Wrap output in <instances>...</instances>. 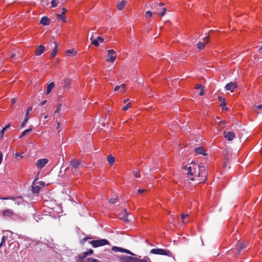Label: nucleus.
Listing matches in <instances>:
<instances>
[{"label": "nucleus", "instance_id": "1", "mask_svg": "<svg viewBox=\"0 0 262 262\" xmlns=\"http://www.w3.org/2000/svg\"><path fill=\"white\" fill-rule=\"evenodd\" d=\"M186 168L187 169L188 176H190L189 179L194 182V185L204 183L206 180L207 173L204 165H197L195 163L191 162L190 165Z\"/></svg>", "mask_w": 262, "mask_h": 262}, {"label": "nucleus", "instance_id": "2", "mask_svg": "<svg viewBox=\"0 0 262 262\" xmlns=\"http://www.w3.org/2000/svg\"><path fill=\"white\" fill-rule=\"evenodd\" d=\"M82 166L81 162L77 159H72L69 164V166L65 169V172L67 175H71L72 173L73 174L78 173L79 168Z\"/></svg>", "mask_w": 262, "mask_h": 262}, {"label": "nucleus", "instance_id": "3", "mask_svg": "<svg viewBox=\"0 0 262 262\" xmlns=\"http://www.w3.org/2000/svg\"><path fill=\"white\" fill-rule=\"evenodd\" d=\"M150 253L154 254L163 255L172 257L174 261L176 260L174 256L168 250L160 248L152 249L150 250Z\"/></svg>", "mask_w": 262, "mask_h": 262}, {"label": "nucleus", "instance_id": "4", "mask_svg": "<svg viewBox=\"0 0 262 262\" xmlns=\"http://www.w3.org/2000/svg\"><path fill=\"white\" fill-rule=\"evenodd\" d=\"M93 247L96 248L98 247L104 246L108 244V241L105 239H101L97 240H93L89 242Z\"/></svg>", "mask_w": 262, "mask_h": 262}, {"label": "nucleus", "instance_id": "5", "mask_svg": "<svg viewBox=\"0 0 262 262\" xmlns=\"http://www.w3.org/2000/svg\"><path fill=\"white\" fill-rule=\"evenodd\" d=\"M107 52L108 54L106 60L111 62H114L116 59V57L114 56V55L115 54V52L113 50L111 49L108 50Z\"/></svg>", "mask_w": 262, "mask_h": 262}, {"label": "nucleus", "instance_id": "6", "mask_svg": "<svg viewBox=\"0 0 262 262\" xmlns=\"http://www.w3.org/2000/svg\"><path fill=\"white\" fill-rule=\"evenodd\" d=\"M49 162L48 159L46 158L41 159L37 160L36 162V166L38 168H42Z\"/></svg>", "mask_w": 262, "mask_h": 262}, {"label": "nucleus", "instance_id": "7", "mask_svg": "<svg viewBox=\"0 0 262 262\" xmlns=\"http://www.w3.org/2000/svg\"><path fill=\"white\" fill-rule=\"evenodd\" d=\"M223 134L224 137L227 139L228 141H232L235 138V134L230 131L226 132L224 131Z\"/></svg>", "mask_w": 262, "mask_h": 262}, {"label": "nucleus", "instance_id": "8", "mask_svg": "<svg viewBox=\"0 0 262 262\" xmlns=\"http://www.w3.org/2000/svg\"><path fill=\"white\" fill-rule=\"evenodd\" d=\"M246 245L243 242L238 241L236 244V248L238 253H239L242 249L246 248Z\"/></svg>", "mask_w": 262, "mask_h": 262}, {"label": "nucleus", "instance_id": "9", "mask_svg": "<svg viewBox=\"0 0 262 262\" xmlns=\"http://www.w3.org/2000/svg\"><path fill=\"white\" fill-rule=\"evenodd\" d=\"M237 86L236 84L234 82H230L226 84L225 89L227 91H230L231 92H233L235 88Z\"/></svg>", "mask_w": 262, "mask_h": 262}, {"label": "nucleus", "instance_id": "10", "mask_svg": "<svg viewBox=\"0 0 262 262\" xmlns=\"http://www.w3.org/2000/svg\"><path fill=\"white\" fill-rule=\"evenodd\" d=\"M164 6V4L163 3H156V4H152L150 3L149 4V6L151 9H155L157 10H160V7H162Z\"/></svg>", "mask_w": 262, "mask_h": 262}, {"label": "nucleus", "instance_id": "11", "mask_svg": "<svg viewBox=\"0 0 262 262\" xmlns=\"http://www.w3.org/2000/svg\"><path fill=\"white\" fill-rule=\"evenodd\" d=\"M3 214L5 216L11 217L12 216L14 215V213L13 212L12 210L8 209L5 210L3 212Z\"/></svg>", "mask_w": 262, "mask_h": 262}, {"label": "nucleus", "instance_id": "12", "mask_svg": "<svg viewBox=\"0 0 262 262\" xmlns=\"http://www.w3.org/2000/svg\"><path fill=\"white\" fill-rule=\"evenodd\" d=\"M71 80L70 79L67 78L63 81V86L64 89L68 90L70 86Z\"/></svg>", "mask_w": 262, "mask_h": 262}, {"label": "nucleus", "instance_id": "13", "mask_svg": "<svg viewBox=\"0 0 262 262\" xmlns=\"http://www.w3.org/2000/svg\"><path fill=\"white\" fill-rule=\"evenodd\" d=\"M50 23V20L47 16L42 17L40 21V23L43 26L49 25Z\"/></svg>", "mask_w": 262, "mask_h": 262}, {"label": "nucleus", "instance_id": "14", "mask_svg": "<svg viewBox=\"0 0 262 262\" xmlns=\"http://www.w3.org/2000/svg\"><path fill=\"white\" fill-rule=\"evenodd\" d=\"M194 151L198 154L206 156L207 154L205 153L204 149L202 147H198L194 148Z\"/></svg>", "mask_w": 262, "mask_h": 262}, {"label": "nucleus", "instance_id": "15", "mask_svg": "<svg viewBox=\"0 0 262 262\" xmlns=\"http://www.w3.org/2000/svg\"><path fill=\"white\" fill-rule=\"evenodd\" d=\"M45 50V47L42 45H39L38 48L36 50L35 54L37 56L41 55Z\"/></svg>", "mask_w": 262, "mask_h": 262}, {"label": "nucleus", "instance_id": "16", "mask_svg": "<svg viewBox=\"0 0 262 262\" xmlns=\"http://www.w3.org/2000/svg\"><path fill=\"white\" fill-rule=\"evenodd\" d=\"M127 212L126 210H124L122 212H121L120 214V217L121 220L125 222H128V220L127 218Z\"/></svg>", "mask_w": 262, "mask_h": 262}, {"label": "nucleus", "instance_id": "17", "mask_svg": "<svg viewBox=\"0 0 262 262\" xmlns=\"http://www.w3.org/2000/svg\"><path fill=\"white\" fill-rule=\"evenodd\" d=\"M55 84L53 82H51L49 83L47 86L46 94H49L52 91L53 88L54 87Z\"/></svg>", "mask_w": 262, "mask_h": 262}, {"label": "nucleus", "instance_id": "18", "mask_svg": "<svg viewBox=\"0 0 262 262\" xmlns=\"http://www.w3.org/2000/svg\"><path fill=\"white\" fill-rule=\"evenodd\" d=\"M55 43V48L53 49V50L52 51V53H51V55H50V57L51 58H53L55 57L56 54H57V43L56 42H54Z\"/></svg>", "mask_w": 262, "mask_h": 262}, {"label": "nucleus", "instance_id": "19", "mask_svg": "<svg viewBox=\"0 0 262 262\" xmlns=\"http://www.w3.org/2000/svg\"><path fill=\"white\" fill-rule=\"evenodd\" d=\"M136 258L130 256H126L124 258V262H135Z\"/></svg>", "mask_w": 262, "mask_h": 262}, {"label": "nucleus", "instance_id": "20", "mask_svg": "<svg viewBox=\"0 0 262 262\" xmlns=\"http://www.w3.org/2000/svg\"><path fill=\"white\" fill-rule=\"evenodd\" d=\"M31 187L33 193H38L39 192V190L40 189V187L39 186L35 185L33 183Z\"/></svg>", "mask_w": 262, "mask_h": 262}, {"label": "nucleus", "instance_id": "21", "mask_svg": "<svg viewBox=\"0 0 262 262\" xmlns=\"http://www.w3.org/2000/svg\"><path fill=\"white\" fill-rule=\"evenodd\" d=\"M123 248L118 247L114 246L112 248V250L115 252H123Z\"/></svg>", "mask_w": 262, "mask_h": 262}, {"label": "nucleus", "instance_id": "22", "mask_svg": "<svg viewBox=\"0 0 262 262\" xmlns=\"http://www.w3.org/2000/svg\"><path fill=\"white\" fill-rule=\"evenodd\" d=\"M126 2L125 1H122L121 2L119 3L117 5V7L118 10H121L124 7Z\"/></svg>", "mask_w": 262, "mask_h": 262}, {"label": "nucleus", "instance_id": "23", "mask_svg": "<svg viewBox=\"0 0 262 262\" xmlns=\"http://www.w3.org/2000/svg\"><path fill=\"white\" fill-rule=\"evenodd\" d=\"M115 157L109 155L107 158V160L111 165H113L115 162Z\"/></svg>", "mask_w": 262, "mask_h": 262}, {"label": "nucleus", "instance_id": "24", "mask_svg": "<svg viewBox=\"0 0 262 262\" xmlns=\"http://www.w3.org/2000/svg\"><path fill=\"white\" fill-rule=\"evenodd\" d=\"M11 126V124L10 123H9L7 125L5 126V127H4L2 130H1V138L2 139L3 138V136H4V134L5 133V132L6 131V130L9 127H10Z\"/></svg>", "mask_w": 262, "mask_h": 262}, {"label": "nucleus", "instance_id": "25", "mask_svg": "<svg viewBox=\"0 0 262 262\" xmlns=\"http://www.w3.org/2000/svg\"><path fill=\"white\" fill-rule=\"evenodd\" d=\"M121 88H122V90H123L122 91H124L125 88H126V85L125 84H122L120 85L116 86L114 88V91H117L118 90H120V89Z\"/></svg>", "mask_w": 262, "mask_h": 262}, {"label": "nucleus", "instance_id": "26", "mask_svg": "<svg viewBox=\"0 0 262 262\" xmlns=\"http://www.w3.org/2000/svg\"><path fill=\"white\" fill-rule=\"evenodd\" d=\"M197 48L199 50H202L204 48L205 45L204 42H199L197 43Z\"/></svg>", "mask_w": 262, "mask_h": 262}, {"label": "nucleus", "instance_id": "27", "mask_svg": "<svg viewBox=\"0 0 262 262\" xmlns=\"http://www.w3.org/2000/svg\"><path fill=\"white\" fill-rule=\"evenodd\" d=\"M31 131H32V128H29V129H27L25 130L22 133L21 135L19 137V138H21L23 137L26 136V135H27L28 134L30 133Z\"/></svg>", "mask_w": 262, "mask_h": 262}, {"label": "nucleus", "instance_id": "28", "mask_svg": "<svg viewBox=\"0 0 262 262\" xmlns=\"http://www.w3.org/2000/svg\"><path fill=\"white\" fill-rule=\"evenodd\" d=\"M72 54H73V55L76 54V52L74 51V50L73 49L68 50L66 51V54L67 56H70Z\"/></svg>", "mask_w": 262, "mask_h": 262}, {"label": "nucleus", "instance_id": "29", "mask_svg": "<svg viewBox=\"0 0 262 262\" xmlns=\"http://www.w3.org/2000/svg\"><path fill=\"white\" fill-rule=\"evenodd\" d=\"M93 38H94V36H93V35H92V36L91 37V40H92V43L96 47L98 46L99 42H98V40H97V39H93Z\"/></svg>", "mask_w": 262, "mask_h": 262}, {"label": "nucleus", "instance_id": "30", "mask_svg": "<svg viewBox=\"0 0 262 262\" xmlns=\"http://www.w3.org/2000/svg\"><path fill=\"white\" fill-rule=\"evenodd\" d=\"M93 253V250L92 249H89L88 251H86L82 254V255L85 257L87 255H90Z\"/></svg>", "mask_w": 262, "mask_h": 262}, {"label": "nucleus", "instance_id": "31", "mask_svg": "<svg viewBox=\"0 0 262 262\" xmlns=\"http://www.w3.org/2000/svg\"><path fill=\"white\" fill-rule=\"evenodd\" d=\"M133 174L134 176L136 178L140 177V171L138 169L134 170Z\"/></svg>", "mask_w": 262, "mask_h": 262}, {"label": "nucleus", "instance_id": "32", "mask_svg": "<svg viewBox=\"0 0 262 262\" xmlns=\"http://www.w3.org/2000/svg\"><path fill=\"white\" fill-rule=\"evenodd\" d=\"M188 216H189V215L188 214H182L181 217L182 219V223L184 224H185L186 223V222L185 220V217H188ZM187 222H188V221H187Z\"/></svg>", "mask_w": 262, "mask_h": 262}, {"label": "nucleus", "instance_id": "33", "mask_svg": "<svg viewBox=\"0 0 262 262\" xmlns=\"http://www.w3.org/2000/svg\"><path fill=\"white\" fill-rule=\"evenodd\" d=\"M62 15H63L61 14H56V17L57 19H61L62 21L64 22V21H66V17H62Z\"/></svg>", "mask_w": 262, "mask_h": 262}, {"label": "nucleus", "instance_id": "34", "mask_svg": "<svg viewBox=\"0 0 262 262\" xmlns=\"http://www.w3.org/2000/svg\"><path fill=\"white\" fill-rule=\"evenodd\" d=\"M152 13L150 11H147L145 12V16L146 18H150L152 16Z\"/></svg>", "mask_w": 262, "mask_h": 262}, {"label": "nucleus", "instance_id": "35", "mask_svg": "<svg viewBox=\"0 0 262 262\" xmlns=\"http://www.w3.org/2000/svg\"><path fill=\"white\" fill-rule=\"evenodd\" d=\"M52 7H56L58 6V2L55 0H51Z\"/></svg>", "mask_w": 262, "mask_h": 262}, {"label": "nucleus", "instance_id": "36", "mask_svg": "<svg viewBox=\"0 0 262 262\" xmlns=\"http://www.w3.org/2000/svg\"><path fill=\"white\" fill-rule=\"evenodd\" d=\"M131 107V103H128L126 105H125L123 108V110L124 111H127L129 108Z\"/></svg>", "mask_w": 262, "mask_h": 262}, {"label": "nucleus", "instance_id": "37", "mask_svg": "<svg viewBox=\"0 0 262 262\" xmlns=\"http://www.w3.org/2000/svg\"><path fill=\"white\" fill-rule=\"evenodd\" d=\"M29 119V117H25L24 121L23 122V123L21 124V127H24L26 125V123Z\"/></svg>", "mask_w": 262, "mask_h": 262}, {"label": "nucleus", "instance_id": "38", "mask_svg": "<svg viewBox=\"0 0 262 262\" xmlns=\"http://www.w3.org/2000/svg\"><path fill=\"white\" fill-rule=\"evenodd\" d=\"M162 12L160 14V15L161 17L163 16L165 14V13L166 12V8L165 7H163L162 8Z\"/></svg>", "mask_w": 262, "mask_h": 262}, {"label": "nucleus", "instance_id": "39", "mask_svg": "<svg viewBox=\"0 0 262 262\" xmlns=\"http://www.w3.org/2000/svg\"><path fill=\"white\" fill-rule=\"evenodd\" d=\"M23 156H21V154L20 153H18V152H16L15 154V158H17V159H22L23 158Z\"/></svg>", "mask_w": 262, "mask_h": 262}, {"label": "nucleus", "instance_id": "40", "mask_svg": "<svg viewBox=\"0 0 262 262\" xmlns=\"http://www.w3.org/2000/svg\"><path fill=\"white\" fill-rule=\"evenodd\" d=\"M85 257H83L82 255H79L78 258L77 262H84L83 260Z\"/></svg>", "mask_w": 262, "mask_h": 262}, {"label": "nucleus", "instance_id": "41", "mask_svg": "<svg viewBox=\"0 0 262 262\" xmlns=\"http://www.w3.org/2000/svg\"><path fill=\"white\" fill-rule=\"evenodd\" d=\"M32 110V107L31 106H29L27 110V113H26L25 117H29V114L30 112Z\"/></svg>", "mask_w": 262, "mask_h": 262}, {"label": "nucleus", "instance_id": "42", "mask_svg": "<svg viewBox=\"0 0 262 262\" xmlns=\"http://www.w3.org/2000/svg\"><path fill=\"white\" fill-rule=\"evenodd\" d=\"M135 262H147L145 259H139L136 258Z\"/></svg>", "mask_w": 262, "mask_h": 262}, {"label": "nucleus", "instance_id": "43", "mask_svg": "<svg viewBox=\"0 0 262 262\" xmlns=\"http://www.w3.org/2000/svg\"><path fill=\"white\" fill-rule=\"evenodd\" d=\"M209 41L208 36H206L203 39V42L205 43V45L207 44Z\"/></svg>", "mask_w": 262, "mask_h": 262}, {"label": "nucleus", "instance_id": "44", "mask_svg": "<svg viewBox=\"0 0 262 262\" xmlns=\"http://www.w3.org/2000/svg\"><path fill=\"white\" fill-rule=\"evenodd\" d=\"M61 106V104H60V103L58 104V107H57L56 110L55 111V113H59L60 112Z\"/></svg>", "mask_w": 262, "mask_h": 262}, {"label": "nucleus", "instance_id": "45", "mask_svg": "<svg viewBox=\"0 0 262 262\" xmlns=\"http://www.w3.org/2000/svg\"><path fill=\"white\" fill-rule=\"evenodd\" d=\"M123 252L127 253V254H129L132 255H135L134 253L131 252L130 251H129V250H128L127 249H124Z\"/></svg>", "mask_w": 262, "mask_h": 262}, {"label": "nucleus", "instance_id": "46", "mask_svg": "<svg viewBox=\"0 0 262 262\" xmlns=\"http://www.w3.org/2000/svg\"><path fill=\"white\" fill-rule=\"evenodd\" d=\"M109 202L111 203H112V204H115L116 203V199L115 198H111L110 200H109Z\"/></svg>", "mask_w": 262, "mask_h": 262}, {"label": "nucleus", "instance_id": "47", "mask_svg": "<svg viewBox=\"0 0 262 262\" xmlns=\"http://www.w3.org/2000/svg\"><path fill=\"white\" fill-rule=\"evenodd\" d=\"M195 89H202V88H203V87H202V85L201 84H197L196 85H195Z\"/></svg>", "mask_w": 262, "mask_h": 262}, {"label": "nucleus", "instance_id": "48", "mask_svg": "<svg viewBox=\"0 0 262 262\" xmlns=\"http://www.w3.org/2000/svg\"><path fill=\"white\" fill-rule=\"evenodd\" d=\"M97 40H98V41H100L101 42H103L104 41V39L100 36L97 37Z\"/></svg>", "mask_w": 262, "mask_h": 262}, {"label": "nucleus", "instance_id": "49", "mask_svg": "<svg viewBox=\"0 0 262 262\" xmlns=\"http://www.w3.org/2000/svg\"><path fill=\"white\" fill-rule=\"evenodd\" d=\"M90 238H92L91 237H84L81 241V243H84V242H85L87 241L88 239H90Z\"/></svg>", "mask_w": 262, "mask_h": 262}, {"label": "nucleus", "instance_id": "50", "mask_svg": "<svg viewBox=\"0 0 262 262\" xmlns=\"http://www.w3.org/2000/svg\"><path fill=\"white\" fill-rule=\"evenodd\" d=\"M6 237L5 236H3L2 238L1 243L4 244L6 241Z\"/></svg>", "mask_w": 262, "mask_h": 262}, {"label": "nucleus", "instance_id": "51", "mask_svg": "<svg viewBox=\"0 0 262 262\" xmlns=\"http://www.w3.org/2000/svg\"><path fill=\"white\" fill-rule=\"evenodd\" d=\"M203 89H204V88H202V89L201 90V91H200V92L199 93V95H200V96H203V95H204V92Z\"/></svg>", "mask_w": 262, "mask_h": 262}, {"label": "nucleus", "instance_id": "52", "mask_svg": "<svg viewBox=\"0 0 262 262\" xmlns=\"http://www.w3.org/2000/svg\"><path fill=\"white\" fill-rule=\"evenodd\" d=\"M3 160V153L0 151V164H1Z\"/></svg>", "mask_w": 262, "mask_h": 262}, {"label": "nucleus", "instance_id": "53", "mask_svg": "<svg viewBox=\"0 0 262 262\" xmlns=\"http://www.w3.org/2000/svg\"><path fill=\"white\" fill-rule=\"evenodd\" d=\"M146 190L145 189H139L138 190V192L139 193H142V192H145Z\"/></svg>", "mask_w": 262, "mask_h": 262}, {"label": "nucleus", "instance_id": "54", "mask_svg": "<svg viewBox=\"0 0 262 262\" xmlns=\"http://www.w3.org/2000/svg\"><path fill=\"white\" fill-rule=\"evenodd\" d=\"M67 12V9L65 8H62V12H61V14L64 15L65 13Z\"/></svg>", "mask_w": 262, "mask_h": 262}, {"label": "nucleus", "instance_id": "55", "mask_svg": "<svg viewBox=\"0 0 262 262\" xmlns=\"http://www.w3.org/2000/svg\"><path fill=\"white\" fill-rule=\"evenodd\" d=\"M15 56V53H12V54H11L10 57L11 58H14Z\"/></svg>", "mask_w": 262, "mask_h": 262}, {"label": "nucleus", "instance_id": "56", "mask_svg": "<svg viewBox=\"0 0 262 262\" xmlns=\"http://www.w3.org/2000/svg\"><path fill=\"white\" fill-rule=\"evenodd\" d=\"M12 103L14 104L16 102V99L15 98H12L11 99Z\"/></svg>", "mask_w": 262, "mask_h": 262}, {"label": "nucleus", "instance_id": "57", "mask_svg": "<svg viewBox=\"0 0 262 262\" xmlns=\"http://www.w3.org/2000/svg\"><path fill=\"white\" fill-rule=\"evenodd\" d=\"M258 109H261L262 108V104L256 106Z\"/></svg>", "mask_w": 262, "mask_h": 262}, {"label": "nucleus", "instance_id": "58", "mask_svg": "<svg viewBox=\"0 0 262 262\" xmlns=\"http://www.w3.org/2000/svg\"><path fill=\"white\" fill-rule=\"evenodd\" d=\"M223 100H224V101H223V103H222V105L223 106H225V105H226V102L225 101L224 99Z\"/></svg>", "mask_w": 262, "mask_h": 262}, {"label": "nucleus", "instance_id": "59", "mask_svg": "<svg viewBox=\"0 0 262 262\" xmlns=\"http://www.w3.org/2000/svg\"><path fill=\"white\" fill-rule=\"evenodd\" d=\"M46 103V100H43V101L41 103V105H44Z\"/></svg>", "mask_w": 262, "mask_h": 262}, {"label": "nucleus", "instance_id": "60", "mask_svg": "<svg viewBox=\"0 0 262 262\" xmlns=\"http://www.w3.org/2000/svg\"><path fill=\"white\" fill-rule=\"evenodd\" d=\"M39 184L42 186H43L45 185V183L42 181H40L39 182Z\"/></svg>", "mask_w": 262, "mask_h": 262}, {"label": "nucleus", "instance_id": "61", "mask_svg": "<svg viewBox=\"0 0 262 262\" xmlns=\"http://www.w3.org/2000/svg\"><path fill=\"white\" fill-rule=\"evenodd\" d=\"M129 99H126L124 100V103H127Z\"/></svg>", "mask_w": 262, "mask_h": 262}, {"label": "nucleus", "instance_id": "62", "mask_svg": "<svg viewBox=\"0 0 262 262\" xmlns=\"http://www.w3.org/2000/svg\"><path fill=\"white\" fill-rule=\"evenodd\" d=\"M219 100L221 101L223 99L222 97L221 96H219L218 98Z\"/></svg>", "mask_w": 262, "mask_h": 262}, {"label": "nucleus", "instance_id": "63", "mask_svg": "<svg viewBox=\"0 0 262 262\" xmlns=\"http://www.w3.org/2000/svg\"><path fill=\"white\" fill-rule=\"evenodd\" d=\"M220 123H222V124H226L225 122V121H221V122H220Z\"/></svg>", "mask_w": 262, "mask_h": 262}, {"label": "nucleus", "instance_id": "64", "mask_svg": "<svg viewBox=\"0 0 262 262\" xmlns=\"http://www.w3.org/2000/svg\"><path fill=\"white\" fill-rule=\"evenodd\" d=\"M259 52H262V46H261V47L259 49Z\"/></svg>", "mask_w": 262, "mask_h": 262}]
</instances>
